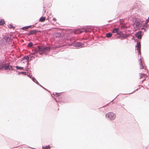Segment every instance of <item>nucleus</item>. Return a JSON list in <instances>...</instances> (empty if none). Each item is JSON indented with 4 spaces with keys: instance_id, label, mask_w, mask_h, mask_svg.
<instances>
[{
    "instance_id": "obj_1",
    "label": "nucleus",
    "mask_w": 149,
    "mask_h": 149,
    "mask_svg": "<svg viewBox=\"0 0 149 149\" xmlns=\"http://www.w3.org/2000/svg\"><path fill=\"white\" fill-rule=\"evenodd\" d=\"M50 49V47L38 46L32 54H34L38 52L40 55L45 54L49 51Z\"/></svg>"
},
{
    "instance_id": "obj_2",
    "label": "nucleus",
    "mask_w": 149,
    "mask_h": 149,
    "mask_svg": "<svg viewBox=\"0 0 149 149\" xmlns=\"http://www.w3.org/2000/svg\"><path fill=\"white\" fill-rule=\"evenodd\" d=\"M133 25L134 26H135L136 29H141L143 26L142 22L139 19L135 18L133 20Z\"/></svg>"
},
{
    "instance_id": "obj_3",
    "label": "nucleus",
    "mask_w": 149,
    "mask_h": 149,
    "mask_svg": "<svg viewBox=\"0 0 149 149\" xmlns=\"http://www.w3.org/2000/svg\"><path fill=\"white\" fill-rule=\"evenodd\" d=\"M106 118L110 120H113L116 118V116L115 114L112 112H109L105 115Z\"/></svg>"
},
{
    "instance_id": "obj_4",
    "label": "nucleus",
    "mask_w": 149,
    "mask_h": 149,
    "mask_svg": "<svg viewBox=\"0 0 149 149\" xmlns=\"http://www.w3.org/2000/svg\"><path fill=\"white\" fill-rule=\"evenodd\" d=\"M70 45L73 46L74 47L81 48L84 46V44L81 42H74L69 44Z\"/></svg>"
},
{
    "instance_id": "obj_5",
    "label": "nucleus",
    "mask_w": 149,
    "mask_h": 149,
    "mask_svg": "<svg viewBox=\"0 0 149 149\" xmlns=\"http://www.w3.org/2000/svg\"><path fill=\"white\" fill-rule=\"evenodd\" d=\"M10 64V63H4L1 65H0V70H2L4 69L5 70H9Z\"/></svg>"
},
{
    "instance_id": "obj_6",
    "label": "nucleus",
    "mask_w": 149,
    "mask_h": 149,
    "mask_svg": "<svg viewBox=\"0 0 149 149\" xmlns=\"http://www.w3.org/2000/svg\"><path fill=\"white\" fill-rule=\"evenodd\" d=\"M38 30H32L29 31V33H25V34L27 35V36H29L31 35H33V34H36L37 32H39Z\"/></svg>"
},
{
    "instance_id": "obj_7",
    "label": "nucleus",
    "mask_w": 149,
    "mask_h": 149,
    "mask_svg": "<svg viewBox=\"0 0 149 149\" xmlns=\"http://www.w3.org/2000/svg\"><path fill=\"white\" fill-rule=\"evenodd\" d=\"M10 40V39L9 37L6 36H3V38L2 39V41L3 42V44L6 43L8 40Z\"/></svg>"
},
{
    "instance_id": "obj_8",
    "label": "nucleus",
    "mask_w": 149,
    "mask_h": 149,
    "mask_svg": "<svg viewBox=\"0 0 149 149\" xmlns=\"http://www.w3.org/2000/svg\"><path fill=\"white\" fill-rule=\"evenodd\" d=\"M120 33L118 34V35H119V38H120L121 40L124 39L128 36L127 34L124 35L123 34L121 31H120Z\"/></svg>"
},
{
    "instance_id": "obj_9",
    "label": "nucleus",
    "mask_w": 149,
    "mask_h": 149,
    "mask_svg": "<svg viewBox=\"0 0 149 149\" xmlns=\"http://www.w3.org/2000/svg\"><path fill=\"white\" fill-rule=\"evenodd\" d=\"M91 30H89L88 27L86 28H83L79 30V33H81L83 32H87L90 31Z\"/></svg>"
},
{
    "instance_id": "obj_10",
    "label": "nucleus",
    "mask_w": 149,
    "mask_h": 149,
    "mask_svg": "<svg viewBox=\"0 0 149 149\" xmlns=\"http://www.w3.org/2000/svg\"><path fill=\"white\" fill-rule=\"evenodd\" d=\"M136 47L137 48V50H138V52L139 54H141V44L140 42H137V43Z\"/></svg>"
},
{
    "instance_id": "obj_11",
    "label": "nucleus",
    "mask_w": 149,
    "mask_h": 149,
    "mask_svg": "<svg viewBox=\"0 0 149 149\" xmlns=\"http://www.w3.org/2000/svg\"><path fill=\"white\" fill-rule=\"evenodd\" d=\"M119 29L118 28H115L113 29L112 32V33H116L118 35L120 33L119 31Z\"/></svg>"
},
{
    "instance_id": "obj_12",
    "label": "nucleus",
    "mask_w": 149,
    "mask_h": 149,
    "mask_svg": "<svg viewBox=\"0 0 149 149\" xmlns=\"http://www.w3.org/2000/svg\"><path fill=\"white\" fill-rule=\"evenodd\" d=\"M135 35L136 37L137 38L139 39H141L142 38L141 31H139L137 32Z\"/></svg>"
},
{
    "instance_id": "obj_13",
    "label": "nucleus",
    "mask_w": 149,
    "mask_h": 149,
    "mask_svg": "<svg viewBox=\"0 0 149 149\" xmlns=\"http://www.w3.org/2000/svg\"><path fill=\"white\" fill-rule=\"evenodd\" d=\"M31 26V25H29L28 26L23 27L21 28V29L22 30H27L29 28H30Z\"/></svg>"
},
{
    "instance_id": "obj_14",
    "label": "nucleus",
    "mask_w": 149,
    "mask_h": 149,
    "mask_svg": "<svg viewBox=\"0 0 149 149\" xmlns=\"http://www.w3.org/2000/svg\"><path fill=\"white\" fill-rule=\"evenodd\" d=\"M46 19V18L45 17H41L39 19V21L40 22H44Z\"/></svg>"
},
{
    "instance_id": "obj_15",
    "label": "nucleus",
    "mask_w": 149,
    "mask_h": 149,
    "mask_svg": "<svg viewBox=\"0 0 149 149\" xmlns=\"http://www.w3.org/2000/svg\"><path fill=\"white\" fill-rule=\"evenodd\" d=\"M147 24L145 22L143 24V26L142 27L141 29L142 30H143L144 31H145V29L144 28V27L146 26V27H148V26H147Z\"/></svg>"
},
{
    "instance_id": "obj_16",
    "label": "nucleus",
    "mask_w": 149,
    "mask_h": 149,
    "mask_svg": "<svg viewBox=\"0 0 149 149\" xmlns=\"http://www.w3.org/2000/svg\"><path fill=\"white\" fill-rule=\"evenodd\" d=\"M32 80L34 82L36 83L37 84H38L39 83L37 81V80L35 79L34 77H32L31 78Z\"/></svg>"
},
{
    "instance_id": "obj_17",
    "label": "nucleus",
    "mask_w": 149,
    "mask_h": 149,
    "mask_svg": "<svg viewBox=\"0 0 149 149\" xmlns=\"http://www.w3.org/2000/svg\"><path fill=\"white\" fill-rule=\"evenodd\" d=\"M20 148H22V149H24V148H32V149H36V148H32L28 146H22L21 147H20Z\"/></svg>"
},
{
    "instance_id": "obj_18",
    "label": "nucleus",
    "mask_w": 149,
    "mask_h": 149,
    "mask_svg": "<svg viewBox=\"0 0 149 149\" xmlns=\"http://www.w3.org/2000/svg\"><path fill=\"white\" fill-rule=\"evenodd\" d=\"M112 34L110 33H108L106 34V36L107 38H109L112 36Z\"/></svg>"
},
{
    "instance_id": "obj_19",
    "label": "nucleus",
    "mask_w": 149,
    "mask_h": 149,
    "mask_svg": "<svg viewBox=\"0 0 149 149\" xmlns=\"http://www.w3.org/2000/svg\"><path fill=\"white\" fill-rule=\"evenodd\" d=\"M51 148L49 145H48L45 147L42 146V149H48L50 148Z\"/></svg>"
},
{
    "instance_id": "obj_20",
    "label": "nucleus",
    "mask_w": 149,
    "mask_h": 149,
    "mask_svg": "<svg viewBox=\"0 0 149 149\" xmlns=\"http://www.w3.org/2000/svg\"><path fill=\"white\" fill-rule=\"evenodd\" d=\"M15 68L17 70H22L24 69V68L22 67H19L18 66H15Z\"/></svg>"
},
{
    "instance_id": "obj_21",
    "label": "nucleus",
    "mask_w": 149,
    "mask_h": 149,
    "mask_svg": "<svg viewBox=\"0 0 149 149\" xmlns=\"http://www.w3.org/2000/svg\"><path fill=\"white\" fill-rule=\"evenodd\" d=\"M5 24V21L4 20L1 19L0 21V25H3Z\"/></svg>"
},
{
    "instance_id": "obj_22",
    "label": "nucleus",
    "mask_w": 149,
    "mask_h": 149,
    "mask_svg": "<svg viewBox=\"0 0 149 149\" xmlns=\"http://www.w3.org/2000/svg\"><path fill=\"white\" fill-rule=\"evenodd\" d=\"M140 69H142L143 68V65L142 63V61L141 60V59H140Z\"/></svg>"
},
{
    "instance_id": "obj_23",
    "label": "nucleus",
    "mask_w": 149,
    "mask_h": 149,
    "mask_svg": "<svg viewBox=\"0 0 149 149\" xmlns=\"http://www.w3.org/2000/svg\"><path fill=\"white\" fill-rule=\"evenodd\" d=\"M24 59H25L26 60L27 62V64H28V60L29 59V56H25L23 58Z\"/></svg>"
},
{
    "instance_id": "obj_24",
    "label": "nucleus",
    "mask_w": 149,
    "mask_h": 149,
    "mask_svg": "<svg viewBox=\"0 0 149 149\" xmlns=\"http://www.w3.org/2000/svg\"><path fill=\"white\" fill-rule=\"evenodd\" d=\"M33 45V44L32 42H30L28 44V47H31Z\"/></svg>"
},
{
    "instance_id": "obj_25",
    "label": "nucleus",
    "mask_w": 149,
    "mask_h": 149,
    "mask_svg": "<svg viewBox=\"0 0 149 149\" xmlns=\"http://www.w3.org/2000/svg\"><path fill=\"white\" fill-rule=\"evenodd\" d=\"M9 28L10 29H14L15 28V27H14L13 26L12 24H9Z\"/></svg>"
},
{
    "instance_id": "obj_26",
    "label": "nucleus",
    "mask_w": 149,
    "mask_h": 149,
    "mask_svg": "<svg viewBox=\"0 0 149 149\" xmlns=\"http://www.w3.org/2000/svg\"><path fill=\"white\" fill-rule=\"evenodd\" d=\"M9 68H10V70H16L15 69H14L13 68V66L10 65V66L9 67Z\"/></svg>"
},
{
    "instance_id": "obj_27",
    "label": "nucleus",
    "mask_w": 149,
    "mask_h": 149,
    "mask_svg": "<svg viewBox=\"0 0 149 149\" xmlns=\"http://www.w3.org/2000/svg\"><path fill=\"white\" fill-rule=\"evenodd\" d=\"M59 93H53V94L54 95H56V97H59Z\"/></svg>"
},
{
    "instance_id": "obj_28",
    "label": "nucleus",
    "mask_w": 149,
    "mask_h": 149,
    "mask_svg": "<svg viewBox=\"0 0 149 149\" xmlns=\"http://www.w3.org/2000/svg\"><path fill=\"white\" fill-rule=\"evenodd\" d=\"M145 75V74H144L141 73V75H140V79H141Z\"/></svg>"
},
{
    "instance_id": "obj_29",
    "label": "nucleus",
    "mask_w": 149,
    "mask_h": 149,
    "mask_svg": "<svg viewBox=\"0 0 149 149\" xmlns=\"http://www.w3.org/2000/svg\"><path fill=\"white\" fill-rule=\"evenodd\" d=\"M20 73H21V74H24V75H26V72H20Z\"/></svg>"
},
{
    "instance_id": "obj_30",
    "label": "nucleus",
    "mask_w": 149,
    "mask_h": 149,
    "mask_svg": "<svg viewBox=\"0 0 149 149\" xmlns=\"http://www.w3.org/2000/svg\"><path fill=\"white\" fill-rule=\"evenodd\" d=\"M35 58V57L34 56H31V57L30 58V61L32 60Z\"/></svg>"
},
{
    "instance_id": "obj_31",
    "label": "nucleus",
    "mask_w": 149,
    "mask_h": 149,
    "mask_svg": "<svg viewBox=\"0 0 149 149\" xmlns=\"http://www.w3.org/2000/svg\"><path fill=\"white\" fill-rule=\"evenodd\" d=\"M27 75L28 77H29V78H31V79L32 78V75H31V74H27Z\"/></svg>"
},
{
    "instance_id": "obj_32",
    "label": "nucleus",
    "mask_w": 149,
    "mask_h": 149,
    "mask_svg": "<svg viewBox=\"0 0 149 149\" xmlns=\"http://www.w3.org/2000/svg\"><path fill=\"white\" fill-rule=\"evenodd\" d=\"M149 21V20H148V19L146 20V22H145L147 24L148 22Z\"/></svg>"
},
{
    "instance_id": "obj_33",
    "label": "nucleus",
    "mask_w": 149,
    "mask_h": 149,
    "mask_svg": "<svg viewBox=\"0 0 149 149\" xmlns=\"http://www.w3.org/2000/svg\"><path fill=\"white\" fill-rule=\"evenodd\" d=\"M139 88H138L136 90H135L133 92H132V93H129V94H131V93H132L133 92H135V91H136L138 90V89H139Z\"/></svg>"
},
{
    "instance_id": "obj_34",
    "label": "nucleus",
    "mask_w": 149,
    "mask_h": 149,
    "mask_svg": "<svg viewBox=\"0 0 149 149\" xmlns=\"http://www.w3.org/2000/svg\"><path fill=\"white\" fill-rule=\"evenodd\" d=\"M53 20L54 21H56V19L55 17L53 18Z\"/></svg>"
},
{
    "instance_id": "obj_35",
    "label": "nucleus",
    "mask_w": 149,
    "mask_h": 149,
    "mask_svg": "<svg viewBox=\"0 0 149 149\" xmlns=\"http://www.w3.org/2000/svg\"><path fill=\"white\" fill-rule=\"evenodd\" d=\"M54 100H55V101H56V102H57V98H54Z\"/></svg>"
},
{
    "instance_id": "obj_36",
    "label": "nucleus",
    "mask_w": 149,
    "mask_h": 149,
    "mask_svg": "<svg viewBox=\"0 0 149 149\" xmlns=\"http://www.w3.org/2000/svg\"><path fill=\"white\" fill-rule=\"evenodd\" d=\"M38 85H39V86H40L41 87H42L43 86H41L39 83V84H37Z\"/></svg>"
},
{
    "instance_id": "obj_37",
    "label": "nucleus",
    "mask_w": 149,
    "mask_h": 149,
    "mask_svg": "<svg viewBox=\"0 0 149 149\" xmlns=\"http://www.w3.org/2000/svg\"><path fill=\"white\" fill-rule=\"evenodd\" d=\"M21 73H20V72H19L18 73H17V74L18 75H19Z\"/></svg>"
},
{
    "instance_id": "obj_38",
    "label": "nucleus",
    "mask_w": 149,
    "mask_h": 149,
    "mask_svg": "<svg viewBox=\"0 0 149 149\" xmlns=\"http://www.w3.org/2000/svg\"><path fill=\"white\" fill-rule=\"evenodd\" d=\"M42 88H43L44 89L46 90H47V89H46L44 87H42Z\"/></svg>"
},
{
    "instance_id": "obj_39",
    "label": "nucleus",
    "mask_w": 149,
    "mask_h": 149,
    "mask_svg": "<svg viewBox=\"0 0 149 149\" xmlns=\"http://www.w3.org/2000/svg\"><path fill=\"white\" fill-rule=\"evenodd\" d=\"M145 80V79H143V80L142 81H144Z\"/></svg>"
},
{
    "instance_id": "obj_40",
    "label": "nucleus",
    "mask_w": 149,
    "mask_h": 149,
    "mask_svg": "<svg viewBox=\"0 0 149 149\" xmlns=\"http://www.w3.org/2000/svg\"><path fill=\"white\" fill-rule=\"evenodd\" d=\"M148 20H149V17H148Z\"/></svg>"
}]
</instances>
